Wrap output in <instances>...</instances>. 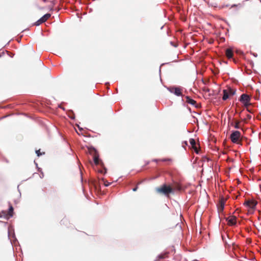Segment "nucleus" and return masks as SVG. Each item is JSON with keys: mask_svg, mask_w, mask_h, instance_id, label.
Wrapping results in <instances>:
<instances>
[{"mask_svg": "<svg viewBox=\"0 0 261 261\" xmlns=\"http://www.w3.org/2000/svg\"><path fill=\"white\" fill-rule=\"evenodd\" d=\"M225 54H226V57L228 59L231 58L232 57V56H233V51H232V49H231V48H227L226 50Z\"/></svg>", "mask_w": 261, "mask_h": 261, "instance_id": "f8f14e48", "label": "nucleus"}, {"mask_svg": "<svg viewBox=\"0 0 261 261\" xmlns=\"http://www.w3.org/2000/svg\"><path fill=\"white\" fill-rule=\"evenodd\" d=\"M137 187H135V188H134L133 189V191H137Z\"/></svg>", "mask_w": 261, "mask_h": 261, "instance_id": "f3484780", "label": "nucleus"}, {"mask_svg": "<svg viewBox=\"0 0 261 261\" xmlns=\"http://www.w3.org/2000/svg\"><path fill=\"white\" fill-rule=\"evenodd\" d=\"M156 191L159 193H162L166 195H168L169 193L172 192V189L170 186L164 185L162 187L157 188Z\"/></svg>", "mask_w": 261, "mask_h": 261, "instance_id": "f03ea898", "label": "nucleus"}, {"mask_svg": "<svg viewBox=\"0 0 261 261\" xmlns=\"http://www.w3.org/2000/svg\"><path fill=\"white\" fill-rule=\"evenodd\" d=\"M186 102L192 106L197 107L196 106V102L194 99L191 98L189 96H186Z\"/></svg>", "mask_w": 261, "mask_h": 261, "instance_id": "9b49d317", "label": "nucleus"}, {"mask_svg": "<svg viewBox=\"0 0 261 261\" xmlns=\"http://www.w3.org/2000/svg\"><path fill=\"white\" fill-rule=\"evenodd\" d=\"M256 204V202L253 200H248L245 201L244 203V205L252 209H253L255 207Z\"/></svg>", "mask_w": 261, "mask_h": 261, "instance_id": "0eeeda50", "label": "nucleus"}, {"mask_svg": "<svg viewBox=\"0 0 261 261\" xmlns=\"http://www.w3.org/2000/svg\"><path fill=\"white\" fill-rule=\"evenodd\" d=\"M50 16L51 15L49 13H47L44 15L36 22V25H38L41 24L42 23L44 22L50 17Z\"/></svg>", "mask_w": 261, "mask_h": 261, "instance_id": "423d86ee", "label": "nucleus"}, {"mask_svg": "<svg viewBox=\"0 0 261 261\" xmlns=\"http://www.w3.org/2000/svg\"><path fill=\"white\" fill-rule=\"evenodd\" d=\"M228 223L229 225H234L237 222V217L236 216H230L227 219Z\"/></svg>", "mask_w": 261, "mask_h": 261, "instance_id": "6e6552de", "label": "nucleus"}, {"mask_svg": "<svg viewBox=\"0 0 261 261\" xmlns=\"http://www.w3.org/2000/svg\"><path fill=\"white\" fill-rule=\"evenodd\" d=\"M13 208L12 206H10L8 214V218L12 217L13 216Z\"/></svg>", "mask_w": 261, "mask_h": 261, "instance_id": "ddd939ff", "label": "nucleus"}, {"mask_svg": "<svg viewBox=\"0 0 261 261\" xmlns=\"http://www.w3.org/2000/svg\"><path fill=\"white\" fill-rule=\"evenodd\" d=\"M230 137L233 143H237L240 140L241 133L238 130L234 131L232 133Z\"/></svg>", "mask_w": 261, "mask_h": 261, "instance_id": "7ed1b4c3", "label": "nucleus"}, {"mask_svg": "<svg viewBox=\"0 0 261 261\" xmlns=\"http://www.w3.org/2000/svg\"><path fill=\"white\" fill-rule=\"evenodd\" d=\"M168 89L171 93H173L174 94L177 96L182 95L181 89L179 87H173L169 88Z\"/></svg>", "mask_w": 261, "mask_h": 261, "instance_id": "39448f33", "label": "nucleus"}, {"mask_svg": "<svg viewBox=\"0 0 261 261\" xmlns=\"http://www.w3.org/2000/svg\"><path fill=\"white\" fill-rule=\"evenodd\" d=\"M44 2H45L46 1V0H43Z\"/></svg>", "mask_w": 261, "mask_h": 261, "instance_id": "6ab92c4d", "label": "nucleus"}, {"mask_svg": "<svg viewBox=\"0 0 261 261\" xmlns=\"http://www.w3.org/2000/svg\"><path fill=\"white\" fill-rule=\"evenodd\" d=\"M225 205V201L223 199H221L218 206V210L219 212H222L224 210Z\"/></svg>", "mask_w": 261, "mask_h": 261, "instance_id": "1a4fd4ad", "label": "nucleus"}, {"mask_svg": "<svg viewBox=\"0 0 261 261\" xmlns=\"http://www.w3.org/2000/svg\"><path fill=\"white\" fill-rule=\"evenodd\" d=\"M240 101L245 106L247 107L250 105V97L246 94H243L241 95Z\"/></svg>", "mask_w": 261, "mask_h": 261, "instance_id": "20e7f679", "label": "nucleus"}, {"mask_svg": "<svg viewBox=\"0 0 261 261\" xmlns=\"http://www.w3.org/2000/svg\"><path fill=\"white\" fill-rule=\"evenodd\" d=\"M36 153H37V155L39 156L40 155L41 153L40 152V150H36Z\"/></svg>", "mask_w": 261, "mask_h": 261, "instance_id": "dca6fc26", "label": "nucleus"}, {"mask_svg": "<svg viewBox=\"0 0 261 261\" xmlns=\"http://www.w3.org/2000/svg\"><path fill=\"white\" fill-rule=\"evenodd\" d=\"M109 185H110V184H109V183L105 184V186H106V187H108V186H109Z\"/></svg>", "mask_w": 261, "mask_h": 261, "instance_id": "a211bd4d", "label": "nucleus"}, {"mask_svg": "<svg viewBox=\"0 0 261 261\" xmlns=\"http://www.w3.org/2000/svg\"><path fill=\"white\" fill-rule=\"evenodd\" d=\"M223 95L222 97V99L223 100H226L230 96H233L236 93V90L231 88H228L227 89H225L223 91Z\"/></svg>", "mask_w": 261, "mask_h": 261, "instance_id": "f257e3e1", "label": "nucleus"}, {"mask_svg": "<svg viewBox=\"0 0 261 261\" xmlns=\"http://www.w3.org/2000/svg\"><path fill=\"white\" fill-rule=\"evenodd\" d=\"M189 141H190V143L191 145H192V146L193 147H194V146L196 144L195 140L193 139H190Z\"/></svg>", "mask_w": 261, "mask_h": 261, "instance_id": "4468645a", "label": "nucleus"}, {"mask_svg": "<svg viewBox=\"0 0 261 261\" xmlns=\"http://www.w3.org/2000/svg\"><path fill=\"white\" fill-rule=\"evenodd\" d=\"M239 122H237L234 126V127L236 128H240V126L239 125Z\"/></svg>", "mask_w": 261, "mask_h": 261, "instance_id": "2eb2a0df", "label": "nucleus"}, {"mask_svg": "<svg viewBox=\"0 0 261 261\" xmlns=\"http://www.w3.org/2000/svg\"><path fill=\"white\" fill-rule=\"evenodd\" d=\"M93 152H94V156H93V160L94 162L95 165H98L100 164V161L99 159V156L97 154L96 150L93 149Z\"/></svg>", "mask_w": 261, "mask_h": 261, "instance_id": "9d476101", "label": "nucleus"}]
</instances>
